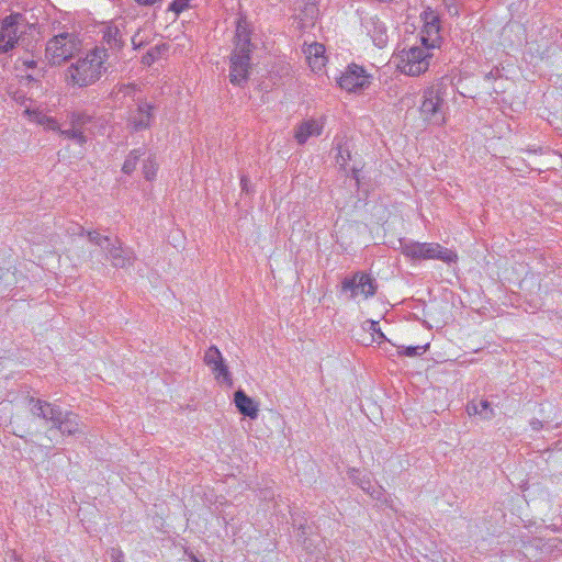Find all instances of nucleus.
Instances as JSON below:
<instances>
[{"instance_id":"13","label":"nucleus","mask_w":562,"mask_h":562,"mask_svg":"<svg viewBox=\"0 0 562 562\" xmlns=\"http://www.w3.org/2000/svg\"><path fill=\"white\" fill-rule=\"evenodd\" d=\"M106 259H109L115 268H126L134 263L135 256L132 249L123 248L119 238L108 244L104 249Z\"/></svg>"},{"instance_id":"14","label":"nucleus","mask_w":562,"mask_h":562,"mask_svg":"<svg viewBox=\"0 0 562 562\" xmlns=\"http://www.w3.org/2000/svg\"><path fill=\"white\" fill-rule=\"evenodd\" d=\"M362 25L372 38V42L379 48H383L389 41L385 24L376 16H366L362 20Z\"/></svg>"},{"instance_id":"30","label":"nucleus","mask_w":562,"mask_h":562,"mask_svg":"<svg viewBox=\"0 0 562 562\" xmlns=\"http://www.w3.org/2000/svg\"><path fill=\"white\" fill-rule=\"evenodd\" d=\"M428 347V345L426 346H409V347H403V350H401L398 353L401 356H405V357H416V356H419L422 355L426 348Z\"/></svg>"},{"instance_id":"9","label":"nucleus","mask_w":562,"mask_h":562,"mask_svg":"<svg viewBox=\"0 0 562 562\" xmlns=\"http://www.w3.org/2000/svg\"><path fill=\"white\" fill-rule=\"evenodd\" d=\"M29 406L30 412L34 417L41 418L46 423H52V426L56 425L65 412L56 403H50L33 396L29 398Z\"/></svg>"},{"instance_id":"35","label":"nucleus","mask_w":562,"mask_h":562,"mask_svg":"<svg viewBox=\"0 0 562 562\" xmlns=\"http://www.w3.org/2000/svg\"><path fill=\"white\" fill-rule=\"evenodd\" d=\"M67 232L70 234V235H79V236H83L86 235V229L81 226V225H78V224H75L72 226H70Z\"/></svg>"},{"instance_id":"47","label":"nucleus","mask_w":562,"mask_h":562,"mask_svg":"<svg viewBox=\"0 0 562 562\" xmlns=\"http://www.w3.org/2000/svg\"><path fill=\"white\" fill-rule=\"evenodd\" d=\"M448 3H450V4H457V3H456V0H448Z\"/></svg>"},{"instance_id":"44","label":"nucleus","mask_w":562,"mask_h":562,"mask_svg":"<svg viewBox=\"0 0 562 562\" xmlns=\"http://www.w3.org/2000/svg\"><path fill=\"white\" fill-rule=\"evenodd\" d=\"M25 79H26L29 82H36V79H35L33 76H31V75L25 76Z\"/></svg>"},{"instance_id":"6","label":"nucleus","mask_w":562,"mask_h":562,"mask_svg":"<svg viewBox=\"0 0 562 562\" xmlns=\"http://www.w3.org/2000/svg\"><path fill=\"white\" fill-rule=\"evenodd\" d=\"M420 19L424 23L420 32L422 45L432 50L435 48H440L443 38L441 36V21L439 14L432 10V8L427 7L422 12Z\"/></svg>"},{"instance_id":"45","label":"nucleus","mask_w":562,"mask_h":562,"mask_svg":"<svg viewBox=\"0 0 562 562\" xmlns=\"http://www.w3.org/2000/svg\"><path fill=\"white\" fill-rule=\"evenodd\" d=\"M303 544L306 550H310V543L307 542V539L303 540Z\"/></svg>"},{"instance_id":"1","label":"nucleus","mask_w":562,"mask_h":562,"mask_svg":"<svg viewBox=\"0 0 562 562\" xmlns=\"http://www.w3.org/2000/svg\"><path fill=\"white\" fill-rule=\"evenodd\" d=\"M252 30L245 18H239L236 24L235 47L229 58V82L244 87L247 83L252 67L251 54L255 44L251 42Z\"/></svg>"},{"instance_id":"28","label":"nucleus","mask_w":562,"mask_h":562,"mask_svg":"<svg viewBox=\"0 0 562 562\" xmlns=\"http://www.w3.org/2000/svg\"><path fill=\"white\" fill-rule=\"evenodd\" d=\"M191 0H172L168 7V11L173 12L177 16L189 9Z\"/></svg>"},{"instance_id":"31","label":"nucleus","mask_w":562,"mask_h":562,"mask_svg":"<svg viewBox=\"0 0 562 562\" xmlns=\"http://www.w3.org/2000/svg\"><path fill=\"white\" fill-rule=\"evenodd\" d=\"M30 117H31V121L37 123L38 125H44L45 122H47V119L49 117L47 114H45L44 112L42 111H30V110H26L25 111Z\"/></svg>"},{"instance_id":"11","label":"nucleus","mask_w":562,"mask_h":562,"mask_svg":"<svg viewBox=\"0 0 562 562\" xmlns=\"http://www.w3.org/2000/svg\"><path fill=\"white\" fill-rule=\"evenodd\" d=\"M204 362L212 369V372L214 373L217 381L222 379L223 383H226L228 386H233L232 374L228 371V368L225 364L222 353L217 347L211 346L205 351Z\"/></svg>"},{"instance_id":"22","label":"nucleus","mask_w":562,"mask_h":562,"mask_svg":"<svg viewBox=\"0 0 562 562\" xmlns=\"http://www.w3.org/2000/svg\"><path fill=\"white\" fill-rule=\"evenodd\" d=\"M59 135L74 140L80 146H83L87 143V136L83 134V131H80L74 126L67 130H61L58 132Z\"/></svg>"},{"instance_id":"10","label":"nucleus","mask_w":562,"mask_h":562,"mask_svg":"<svg viewBox=\"0 0 562 562\" xmlns=\"http://www.w3.org/2000/svg\"><path fill=\"white\" fill-rule=\"evenodd\" d=\"M366 70L356 64L348 66L346 71L339 77L338 85L346 91L363 90L369 87L370 80Z\"/></svg>"},{"instance_id":"16","label":"nucleus","mask_w":562,"mask_h":562,"mask_svg":"<svg viewBox=\"0 0 562 562\" xmlns=\"http://www.w3.org/2000/svg\"><path fill=\"white\" fill-rule=\"evenodd\" d=\"M422 259H438L446 263L456 262L458 256L454 251L436 243H422Z\"/></svg>"},{"instance_id":"36","label":"nucleus","mask_w":562,"mask_h":562,"mask_svg":"<svg viewBox=\"0 0 562 562\" xmlns=\"http://www.w3.org/2000/svg\"><path fill=\"white\" fill-rule=\"evenodd\" d=\"M110 555H111L112 562H123L122 559H123L124 554H123L122 550L113 548L111 550Z\"/></svg>"},{"instance_id":"46","label":"nucleus","mask_w":562,"mask_h":562,"mask_svg":"<svg viewBox=\"0 0 562 562\" xmlns=\"http://www.w3.org/2000/svg\"><path fill=\"white\" fill-rule=\"evenodd\" d=\"M36 562H49L46 558H41V559H37Z\"/></svg>"},{"instance_id":"18","label":"nucleus","mask_w":562,"mask_h":562,"mask_svg":"<svg viewBox=\"0 0 562 562\" xmlns=\"http://www.w3.org/2000/svg\"><path fill=\"white\" fill-rule=\"evenodd\" d=\"M323 126L314 120L304 121L301 123L294 134V138L300 145L306 143L308 137L318 136L322 133Z\"/></svg>"},{"instance_id":"5","label":"nucleus","mask_w":562,"mask_h":562,"mask_svg":"<svg viewBox=\"0 0 562 562\" xmlns=\"http://www.w3.org/2000/svg\"><path fill=\"white\" fill-rule=\"evenodd\" d=\"M432 57V49L424 45L413 46L407 52H402L398 68L405 75L419 76L428 70Z\"/></svg>"},{"instance_id":"32","label":"nucleus","mask_w":562,"mask_h":562,"mask_svg":"<svg viewBox=\"0 0 562 562\" xmlns=\"http://www.w3.org/2000/svg\"><path fill=\"white\" fill-rule=\"evenodd\" d=\"M368 494L371 495L372 498L376 499V501H380V502H386V492L384 491V488L382 486H374L372 484V488L370 490V492H368Z\"/></svg>"},{"instance_id":"21","label":"nucleus","mask_w":562,"mask_h":562,"mask_svg":"<svg viewBox=\"0 0 562 562\" xmlns=\"http://www.w3.org/2000/svg\"><path fill=\"white\" fill-rule=\"evenodd\" d=\"M145 155V148H136L128 153L125 158V161L122 166V172L125 175H131L135 169L140 159Z\"/></svg>"},{"instance_id":"8","label":"nucleus","mask_w":562,"mask_h":562,"mask_svg":"<svg viewBox=\"0 0 562 562\" xmlns=\"http://www.w3.org/2000/svg\"><path fill=\"white\" fill-rule=\"evenodd\" d=\"M378 283L375 279L366 272L358 271L350 277L344 278L341 281V291L350 292V299L357 297L359 294L364 299L372 297L376 293Z\"/></svg>"},{"instance_id":"7","label":"nucleus","mask_w":562,"mask_h":562,"mask_svg":"<svg viewBox=\"0 0 562 562\" xmlns=\"http://www.w3.org/2000/svg\"><path fill=\"white\" fill-rule=\"evenodd\" d=\"M77 49L74 36L69 33H61L50 38L46 45V58L53 65H61L72 57Z\"/></svg>"},{"instance_id":"43","label":"nucleus","mask_w":562,"mask_h":562,"mask_svg":"<svg viewBox=\"0 0 562 562\" xmlns=\"http://www.w3.org/2000/svg\"><path fill=\"white\" fill-rule=\"evenodd\" d=\"M24 65L27 68H34L36 66V61H34V60H26V61H24Z\"/></svg>"},{"instance_id":"27","label":"nucleus","mask_w":562,"mask_h":562,"mask_svg":"<svg viewBox=\"0 0 562 562\" xmlns=\"http://www.w3.org/2000/svg\"><path fill=\"white\" fill-rule=\"evenodd\" d=\"M403 254L412 259H422V243H409L403 246Z\"/></svg>"},{"instance_id":"20","label":"nucleus","mask_w":562,"mask_h":562,"mask_svg":"<svg viewBox=\"0 0 562 562\" xmlns=\"http://www.w3.org/2000/svg\"><path fill=\"white\" fill-rule=\"evenodd\" d=\"M348 476L353 484L358 485L363 492L368 493L372 488L370 475L363 474L360 470L351 468L348 470Z\"/></svg>"},{"instance_id":"34","label":"nucleus","mask_w":562,"mask_h":562,"mask_svg":"<svg viewBox=\"0 0 562 562\" xmlns=\"http://www.w3.org/2000/svg\"><path fill=\"white\" fill-rule=\"evenodd\" d=\"M43 126L46 130L56 131V132L60 131V126H59L58 122L52 116H49L47 119V122H45V124Z\"/></svg>"},{"instance_id":"38","label":"nucleus","mask_w":562,"mask_h":562,"mask_svg":"<svg viewBox=\"0 0 562 562\" xmlns=\"http://www.w3.org/2000/svg\"><path fill=\"white\" fill-rule=\"evenodd\" d=\"M468 409V413L471 415V414H477L480 415V406H479V403H470L467 407Z\"/></svg>"},{"instance_id":"37","label":"nucleus","mask_w":562,"mask_h":562,"mask_svg":"<svg viewBox=\"0 0 562 562\" xmlns=\"http://www.w3.org/2000/svg\"><path fill=\"white\" fill-rule=\"evenodd\" d=\"M447 9H448V12L450 15H458L459 14V8L457 4H450L448 3V0H443Z\"/></svg>"},{"instance_id":"26","label":"nucleus","mask_w":562,"mask_h":562,"mask_svg":"<svg viewBox=\"0 0 562 562\" xmlns=\"http://www.w3.org/2000/svg\"><path fill=\"white\" fill-rule=\"evenodd\" d=\"M158 166L154 158L148 157L143 162V173L146 180L150 181L156 177Z\"/></svg>"},{"instance_id":"24","label":"nucleus","mask_w":562,"mask_h":562,"mask_svg":"<svg viewBox=\"0 0 562 562\" xmlns=\"http://www.w3.org/2000/svg\"><path fill=\"white\" fill-rule=\"evenodd\" d=\"M86 235L88 236L90 243L99 246L103 250L111 241L109 236H102L98 231H88L86 232Z\"/></svg>"},{"instance_id":"42","label":"nucleus","mask_w":562,"mask_h":562,"mask_svg":"<svg viewBox=\"0 0 562 562\" xmlns=\"http://www.w3.org/2000/svg\"><path fill=\"white\" fill-rule=\"evenodd\" d=\"M324 53V46L321 45V44H315L314 46V54H315V57L318 58L321 54Z\"/></svg>"},{"instance_id":"12","label":"nucleus","mask_w":562,"mask_h":562,"mask_svg":"<svg viewBox=\"0 0 562 562\" xmlns=\"http://www.w3.org/2000/svg\"><path fill=\"white\" fill-rule=\"evenodd\" d=\"M154 117V105L146 101H139L136 110L132 111L128 116L127 126L135 133L145 131L150 127Z\"/></svg>"},{"instance_id":"19","label":"nucleus","mask_w":562,"mask_h":562,"mask_svg":"<svg viewBox=\"0 0 562 562\" xmlns=\"http://www.w3.org/2000/svg\"><path fill=\"white\" fill-rule=\"evenodd\" d=\"M103 41L109 45L111 49L120 50L124 45L122 34L119 27L115 25L105 26L103 31Z\"/></svg>"},{"instance_id":"29","label":"nucleus","mask_w":562,"mask_h":562,"mask_svg":"<svg viewBox=\"0 0 562 562\" xmlns=\"http://www.w3.org/2000/svg\"><path fill=\"white\" fill-rule=\"evenodd\" d=\"M479 406H480V416L483 418V419H491L494 417V409L491 405V403L487 401V400H481L479 402Z\"/></svg>"},{"instance_id":"2","label":"nucleus","mask_w":562,"mask_h":562,"mask_svg":"<svg viewBox=\"0 0 562 562\" xmlns=\"http://www.w3.org/2000/svg\"><path fill=\"white\" fill-rule=\"evenodd\" d=\"M105 57L106 50L104 48H94L86 57L79 58L68 67L67 81L80 88L94 83L105 70L103 67Z\"/></svg>"},{"instance_id":"33","label":"nucleus","mask_w":562,"mask_h":562,"mask_svg":"<svg viewBox=\"0 0 562 562\" xmlns=\"http://www.w3.org/2000/svg\"><path fill=\"white\" fill-rule=\"evenodd\" d=\"M158 54H159L158 47H155V48L148 50L147 54L143 57V63L150 65L157 58Z\"/></svg>"},{"instance_id":"25","label":"nucleus","mask_w":562,"mask_h":562,"mask_svg":"<svg viewBox=\"0 0 562 562\" xmlns=\"http://www.w3.org/2000/svg\"><path fill=\"white\" fill-rule=\"evenodd\" d=\"M366 325H368V327H364V329L371 331L372 341H376L380 344L381 341L386 340L385 335L381 330L379 322L367 321Z\"/></svg>"},{"instance_id":"23","label":"nucleus","mask_w":562,"mask_h":562,"mask_svg":"<svg viewBox=\"0 0 562 562\" xmlns=\"http://www.w3.org/2000/svg\"><path fill=\"white\" fill-rule=\"evenodd\" d=\"M91 122V116L83 112H72L70 114L71 126L82 131L85 125Z\"/></svg>"},{"instance_id":"4","label":"nucleus","mask_w":562,"mask_h":562,"mask_svg":"<svg viewBox=\"0 0 562 562\" xmlns=\"http://www.w3.org/2000/svg\"><path fill=\"white\" fill-rule=\"evenodd\" d=\"M446 86L442 82L427 88L423 93L419 111L423 119L431 124L440 125L445 122L443 95Z\"/></svg>"},{"instance_id":"17","label":"nucleus","mask_w":562,"mask_h":562,"mask_svg":"<svg viewBox=\"0 0 562 562\" xmlns=\"http://www.w3.org/2000/svg\"><path fill=\"white\" fill-rule=\"evenodd\" d=\"M234 403L237 411L245 417L256 419L258 417L259 408L258 404L248 396L244 390L238 389L234 393Z\"/></svg>"},{"instance_id":"41","label":"nucleus","mask_w":562,"mask_h":562,"mask_svg":"<svg viewBox=\"0 0 562 562\" xmlns=\"http://www.w3.org/2000/svg\"><path fill=\"white\" fill-rule=\"evenodd\" d=\"M347 156H348V157L346 158V157L342 155V153H341V151H339V155L337 156V164H339V165L344 166V165L347 162V159H349V158H350V154H349V153H347Z\"/></svg>"},{"instance_id":"3","label":"nucleus","mask_w":562,"mask_h":562,"mask_svg":"<svg viewBox=\"0 0 562 562\" xmlns=\"http://www.w3.org/2000/svg\"><path fill=\"white\" fill-rule=\"evenodd\" d=\"M35 30L34 24H29L20 14H10L1 20L0 25V54H8L16 46H25L26 30Z\"/></svg>"},{"instance_id":"40","label":"nucleus","mask_w":562,"mask_h":562,"mask_svg":"<svg viewBox=\"0 0 562 562\" xmlns=\"http://www.w3.org/2000/svg\"><path fill=\"white\" fill-rule=\"evenodd\" d=\"M240 187L244 192H246V193L249 192V179L246 176H241Z\"/></svg>"},{"instance_id":"15","label":"nucleus","mask_w":562,"mask_h":562,"mask_svg":"<svg viewBox=\"0 0 562 562\" xmlns=\"http://www.w3.org/2000/svg\"><path fill=\"white\" fill-rule=\"evenodd\" d=\"M56 429L61 436H77L81 434V422L77 414L71 411H65L61 418L49 430Z\"/></svg>"},{"instance_id":"39","label":"nucleus","mask_w":562,"mask_h":562,"mask_svg":"<svg viewBox=\"0 0 562 562\" xmlns=\"http://www.w3.org/2000/svg\"><path fill=\"white\" fill-rule=\"evenodd\" d=\"M530 427L532 430L538 431L543 427V424L541 420L533 418L530 420Z\"/></svg>"}]
</instances>
